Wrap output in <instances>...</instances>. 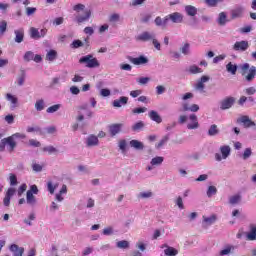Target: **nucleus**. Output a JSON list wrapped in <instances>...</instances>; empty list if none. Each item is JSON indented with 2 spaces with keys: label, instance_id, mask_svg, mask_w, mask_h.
Listing matches in <instances>:
<instances>
[{
  "label": "nucleus",
  "instance_id": "nucleus-1",
  "mask_svg": "<svg viewBox=\"0 0 256 256\" xmlns=\"http://www.w3.org/2000/svg\"><path fill=\"white\" fill-rule=\"evenodd\" d=\"M240 73L243 77H245L248 83H251L253 79L256 77V67L250 66L249 63H245L240 66Z\"/></svg>",
  "mask_w": 256,
  "mask_h": 256
},
{
  "label": "nucleus",
  "instance_id": "nucleus-2",
  "mask_svg": "<svg viewBox=\"0 0 256 256\" xmlns=\"http://www.w3.org/2000/svg\"><path fill=\"white\" fill-rule=\"evenodd\" d=\"M79 63L80 65H85L88 69H97V67H101V63H99V60H97L93 54L82 56L79 59Z\"/></svg>",
  "mask_w": 256,
  "mask_h": 256
},
{
  "label": "nucleus",
  "instance_id": "nucleus-3",
  "mask_svg": "<svg viewBox=\"0 0 256 256\" xmlns=\"http://www.w3.org/2000/svg\"><path fill=\"white\" fill-rule=\"evenodd\" d=\"M5 147H8V151L13 153L17 147V142L11 136L4 138L0 142V151H5Z\"/></svg>",
  "mask_w": 256,
  "mask_h": 256
},
{
  "label": "nucleus",
  "instance_id": "nucleus-4",
  "mask_svg": "<svg viewBox=\"0 0 256 256\" xmlns=\"http://www.w3.org/2000/svg\"><path fill=\"white\" fill-rule=\"evenodd\" d=\"M220 153L215 154V160L216 161H223L231 155V146L229 145H223L220 147Z\"/></svg>",
  "mask_w": 256,
  "mask_h": 256
},
{
  "label": "nucleus",
  "instance_id": "nucleus-5",
  "mask_svg": "<svg viewBox=\"0 0 256 256\" xmlns=\"http://www.w3.org/2000/svg\"><path fill=\"white\" fill-rule=\"evenodd\" d=\"M211 77L204 75L200 79H198L197 83L194 86L195 91H199V93H205V83H209Z\"/></svg>",
  "mask_w": 256,
  "mask_h": 256
},
{
  "label": "nucleus",
  "instance_id": "nucleus-6",
  "mask_svg": "<svg viewBox=\"0 0 256 256\" xmlns=\"http://www.w3.org/2000/svg\"><path fill=\"white\" fill-rule=\"evenodd\" d=\"M235 105V98L234 97H227L220 103V109L222 111H227V109H231Z\"/></svg>",
  "mask_w": 256,
  "mask_h": 256
},
{
  "label": "nucleus",
  "instance_id": "nucleus-7",
  "mask_svg": "<svg viewBox=\"0 0 256 256\" xmlns=\"http://www.w3.org/2000/svg\"><path fill=\"white\" fill-rule=\"evenodd\" d=\"M161 249H164L165 256H177L179 255V250L177 248L171 247L168 244H162L160 246Z\"/></svg>",
  "mask_w": 256,
  "mask_h": 256
},
{
  "label": "nucleus",
  "instance_id": "nucleus-8",
  "mask_svg": "<svg viewBox=\"0 0 256 256\" xmlns=\"http://www.w3.org/2000/svg\"><path fill=\"white\" fill-rule=\"evenodd\" d=\"M157 37V34H155V32H149V31H145L142 32L138 37V41H153L155 38Z\"/></svg>",
  "mask_w": 256,
  "mask_h": 256
},
{
  "label": "nucleus",
  "instance_id": "nucleus-9",
  "mask_svg": "<svg viewBox=\"0 0 256 256\" xmlns=\"http://www.w3.org/2000/svg\"><path fill=\"white\" fill-rule=\"evenodd\" d=\"M232 49L234 51L241 52L247 51L249 49V42L245 40L235 42V44L232 46Z\"/></svg>",
  "mask_w": 256,
  "mask_h": 256
},
{
  "label": "nucleus",
  "instance_id": "nucleus-10",
  "mask_svg": "<svg viewBox=\"0 0 256 256\" xmlns=\"http://www.w3.org/2000/svg\"><path fill=\"white\" fill-rule=\"evenodd\" d=\"M5 97L6 101H9L10 103V109H17V107H19V98H17V96L7 93Z\"/></svg>",
  "mask_w": 256,
  "mask_h": 256
},
{
  "label": "nucleus",
  "instance_id": "nucleus-11",
  "mask_svg": "<svg viewBox=\"0 0 256 256\" xmlns=\"http://www.w3.org/2000/svg\"><path fill=\"white\" fill-rule=\"evenodd\" d=\"M128 61H130V63H133V65H147V63H149V59L145 56H139L137 58L129 56Z\"/></svg>",
  "mask_w": 256,
  "mask_h": 256
},
{
  "label": "nucleus",
  "instance_id": "nucleus-12",
  "mask_svg": "<svg viewBox=\"0 0 256 256\" xmlns=\"http://www.w3.org/2000/svg\"><path fill=\"white\" fill-rule=\"evenodd\" d=\"M229 21L230 20L229 17L227 16V12H220L216 19V22L220 27H225L227 23H229Z\"/></svg>",
  "mask_w": 256,
  "mask_h": 256
},
{
  "label": "nucleus",
  "instance_id": "nucleus-13",
  "mask_svg": "<svg viewBox=\"0 0 256 256\" xmlns=\"http://www.w3.org/2000/svg\"><path fill=\"white\" fill-rule=\"evenodd\" d=\"M86 147H99V138L94 134H90L86 138Z\"/></svg>",
  "mask_w": 256,
  "mask_h": 256
},
{
  "label": "nucleus",
  "instance_id": "nucleus-14",
  "mask_svg": "<svg viewBox=\"0 0 256 256\" xmlns=\"http://www.w3.org/2000/svg\"><path fill=\"white\" fill-rule=\"evenodd\" d=\"M244 11L245 8H243L242 6L233 8L230 12L231 19H241V17H243Z\"/></svg>",
  "mask_w": 256,
  "mask_h": 256
},
{
  "label": "nucleus",
  "instance_id": "nucleus-15",
  "mask_svg": "<svg viewBox=\"0 0 256 256\" xmlns=\"http://www.w3.org/2000/svg\"><path fill=\"white\" fill-rule=\"evenodd\" d=\"M215 221H217V216L215 214H213L209 217L203 216L202 227L204 229H207V227H211V225H213V223H215Z\"/></svg>",
  "mask_w": 256,
  "mask_h": 256
},
{
  "label": "nucleus",
  "instance_id": "nucleus-16",
  "mask_svg": "<svg viewBox=\"0 0 256 256\" xmlns=\"http://www.w3.org/2000/svg\"><path fill=\"white\" fill-rule=\"evenodd\" d=\"M190 123L187 124V129L189 130H194V129H199V120L197 118V115L191 114L189 116Z\"/></svg>",
  "mask_w": 256,
  "mask_h": 256
},
{
  "label": "nucleus",
  "instance_id": "nucleus-17",
  "mask_svg": "<svg viewBox=\"0 0 256 256\" xmlns=\"http://www.w3.org/2000/svg\"><path fill=\"white\" fill-rule=\"evenodd\" d=\"M9 251H11L14 256H23V253H25V248L19 247L17 244H11L9 246Z\"/></svg>",
  "mask_w": 256,
  "mask_h": 256
},
{
  "label": "nucleus",
  "instance_id": "nucleus-18",
  "mask_svg": "<svg viewBox=\"0 0 256 256\" xmlns=\"http://www.w3.org/2000/svg\"><path fill=\"white\" fill-rule=\"evenodd\" d=\"M166 19H168V21L170 19L172 23H183V15L179 12L169 14L168 16H166Z\"/></svg>",
  "mask_w": 256,
  "mask_h": 256
},
{
  "label": "nucleus",
  "instance_id": "nucleus-19",
  "mask_svg": "<svg viewBox=\"0 0 256 256\" xmlns=\"http://www.w3.org/2000/svg\"><path fill=\"white\" fill-rule=\"evenodd\" d=\"M238 123H243L244 127H246V129H249V127H255V122L251 119H249V116H241L238 119Z\"/></svg>",
  "mask_w": 256,
  "mask_h": 256
},
{
  "label": "nucleus",
  "instance_id": "nucleus-20",
  "mask_svg": "<svg viewBox=\"0 0 256 256\" xmlns=\"http://www.w3.org/2000/svg\"><path fill=\"white\" fill-rule=\"evenodd\" d=\"M14 41L15 43H23V39H25V29L20 28L14 31Z\"/></svg>",
  "mask_w": 256,
  "mask_h": 256
},
{
  "label": "nucleus",
  "instance_id": "nucleus-21",
  "mask_svg": "<svg viewBox=\"0 0 256 256\" xmlns=\"http://www.w3.org/2000/svg\"><path fill=\"white\" fill-rule=\"evenodd\" d=\"M123 128V124H112L109 126V132L111 137H115L118 133H121V129Z\"/></svg>",
  "mask_w": 256,
  "mask_h": 256
},
{
  "label": "nucleus",
  "instance_id": "nucleus-22",
  "mask_svg": "<svg viewBox=\"0 0 256 256\" xmlns=\"http://www.w3.org/2000/svg\"><path fill=\"white\" fill-rule=\"evenodd\" d=\"M26 203L30 207H35V205H37V198L31 193V191L26 192Z\"/></svg>",
  "mask_w": 256,
  "mask_h": 256
},
{
  "label": "nucleus",
  "instance_id": "nucleus-23",
  "mask_svg": "<svg viewBox=\"0 0 256 256\" xmlns=\"http://www.w3.org/2000/svg\"><path fill=\"white\" fill-rule=\"evenodd\" d=\"M129 98L126 96H121L119 99L113 101L112 105L116 108H121L123 105H127Z\"/></svg>",
  "mask_w": 256,
  "mask_h": 256
},
{
  "label": "nucleus",
  "instance_id": "nucleus-24",
  "mask_svg": "<svg viewBox=\"0 0 256 256\" xmlns=\"http://www.w3.org/2000/svg\"><path fill=\"white\" fill-rule=\"evenodd\" d=\"M130 147L136 151H143L145 149V144L139 140H131L129 142Z\"/></svg>",
  "mask_w": 256,
  "mask_h": 256
},
{
  "label": "nucleus",
  "instance_id": "nucleus-25",
  "mask_svg": "<svg viewBox=\"0 0 256 256\" xmlns=\"http://www.w3.org/2000/svg\"><path fill=\"white\" fill-rule=\"evenodd\" d=\"M65 194H67V185L64 184V185L62 186V188L60 189L59 193H57V194L55 195V201H56L57 203L63 202L65 198H64L62 195H65Z\"/></svg>",
  "mask_w": 256,
  "mask_h": 256
},
{
  "label": "nucleus",
  "instance_id": "nucleus-26",
  "mask_svg": "<svg viewBox=\"0 0 256 256\" xmlns=\"http://www.w3.org/2000/svg\"><path fill=\"white\" fill-rule=\"evenodd\" d=\"M242 199H243V196H241V194H236L229 197L228 203L229 205H232L233 207H235V205H239V203H241Z\"/></svg>",
  "mask_w": 256,
  "mask_h": 256
},
{
  "label": "nucleus",
  "instance_id": "nucleus-27",
  "mask_svg": "<svg viewBox=\"0 0 256 256\" xmlns=\"http://www.w3.org/2000/svg\"><path fill=\"white\" fill-rule=\"evenodd\" d=\"M91 19V10H86L84 15L76 16L77 23H85V21H89Z\"/></svg>",
  "mask_w": 256,
  "mask_h": 256
},
{
  "label": "nucleus",
  "instance_id": "nucleus-28",
  "mask_svg": "<svg viewBox=\"0 0 256 256\" xmlns=\"http://www.w3.org/2000/svg\"><path fill=\"white\" fill-rule=\"evenodd\" d=\"M97 89H100V96L101 97H109L111 95V90L108 88H102L103 87V82H98L96 84Z\"/></svg>",
  "mask_w": 256,
  "mask_h": 256
},
{
  "label": "nucleus",
  "instance_id": "nucleus-29",
  "mask_svg": "<svg viewBox=\"0 0 256 256\" xmlns=\"http://www.w3.org/2000/svg\"><path fill=\"white\" fill-rule=\"evenodd\" d=\"M180 53L184 55L185 57H188V55H191V44L189 42L184 43L180 48H179Z\"/></svg>",
  "mask_w": 256,
  "mask_h": 256
},
{
  "label": "nucleus",
  "instance_id": "nucleus-30",
  "mask_svg": "<svg viewBox=\"0 0 256 256\" xmlns=\"http://www.w3.org/2000/svg\"><path fill=\"white\" fill-rule=\"evenodd\" d=\"M149 117L152 121H155V123H162L163 122V118H161L159 113L155 110H151L149 112Z\"/></svg>",
  "mask_w": 256,
  "mask_h": 256
},
{
  "label": "nucleus",
  "instance_id": "nucleus-31",
  "mask_svg": "<svg viewBox=\"0 0 256 256\" xmlns=\"http://www.w3.org/2000/svg\"><path fill=\"white\" fill-rule=\"evenodd\" d=\"M167 22V16L164 19H162L160 16H157L154 20L156 27H167Z\"/></svg>",
  "mask_w": 256,
  "mask_h": 256
},
{
  "label": "nucleus",
  "instance_id": "nucleus-32",
  "mask_svg": "<svg viewBox=\"0 0 256 256\" xmlns=\"http://www.w3.org/2000/svg\"><path fill=\"white\" fill-rule=\"evenodd\" d=\"M34 107L38 112L43 111L45 109V99L43 98L37 99L34 104Z\"/></svg>",
  "mask_w": 256,
  "mask_h": 256
},
{
  "label": "nucleus",
  "instance_id": "nucleus-33",
  "mask_svg": "<svg viewBox=\"0 0 256 256\" xmlns=\"http://www.w3.org/2000/svg\"><path fill=\"white\" fill-rule=\"evenodd\" d=\"M209 137H217V135L219 134V128L217 127L216 124H212L207 132Z\"/></svg>",
  "mask_w": 256,
  "mask_h": 256
},
{
  "label": "nucleus",
  "instance_id": "nucleus-34",
  "mask_svg": "<svg viewBox=\"0 0 256 256\" xmlns=\"http://www.w3.org/2000/svg\"><path fill=\"white\" fill-rule=\"evenodd\" d=\"M164 160H165V158H163V156H156V157L152 158L150 164L152 167H159V165L163 164Z\"/></svg>",
  "mask_w": 256,
  "mask_h": 256
},
{
  "label": "nucleus",
  "instance_id": "nucleus-35",
  "mask_svg": "<svg viewBox=\"0 0 256 256\" xmlns=\"http://www.w3.org/2000/svg\"><path fill=\"white\" fill-rule=\"evenodd\" d=\"M248 241H256V225L250 226V233L247 234Z\"/></svg>",
  "mask_w": 256,
  "mask_h": 256
},
{
  "label": "nucleus",
  "instance_id": "nucleus-36",
  "mask_svg": "<svg viewBox=\"0 0 256 256\" xmlns=\"http://www.w3.org/2000/svg\"><path fill=\"white\" fill-rule=\"evenodd\" d=\"M237 69H238L237 64H233L232 62H229L226 65V71L228 73H231L232 75H237Z\"/></svg>",
  "mask_w": 256,
  "mask_h": 256
},
{
  "label": "nucleus",
  "instance_id": "nucleus-37",
  "mask_svg": "<svg viewBox=\"0 0 256 256\" xmlns=\"http://www.w3.org/2000/svg\"><path fill=\"white\" fill-rule=\"evenodd\" d=\"M59 187V183H53V181H48L47 182V190L50 195H53L55 193V189Z\"/></svg>",
  "mask_w": 256,
  "mask_h": 256
},
{
  "label": "nucleus",
  "instance_id": "nucleus-38",
  "mask_svg": "<svg viewBox=\"0 0 256 256\" xmlns=\"http://www.w3.org/2000/svg\"><path fill=\"white\" fill-rule=\"evenodd\" d=\"M185 11L187 15H189V17H195V15H197V9L195 8V6L187 5L185 6Z\"/></svg>",
  "mask_w": 256,
  "mask_h": 256
},
{
  "label": "nucleus",
  "instance_id": "nucleus-39",
  "mask_svg": "<svg viewBox=\"0 0 256 256\" xmlns=\"http://www.w3.org/2000/svg\"><path fill=\"white\" fill-rule=\"evenodd\" d=\"M152 197H153V192L151 190L140 192L137 195L138 199H151Z\"/></svg>",
  "mask_w": 256,
  "mask_h": 256
},
{
  "label": "nucleus",
  "instance_id": "nucleus-40",
  "mask_svg": "<svg viewBox=\"0 0 256 256\" xmlns=\"http://www.w3.org/2000/svg\"><path fill=\"white\" fill-rule=\"evenodd\" d=\"M233 251H235V246L228 245L220 251V255L221 256L230 255V253H233Z\"/></svg>",
  "mask_w": 256,
  "mask_h": 256
},
{
  "label": "nucleus",
  "instance_id": "nucleus-41",
  "mask_svg": "<svg viewBox=\"0 0 256 256\" xmlns=\"http://www.w3.org/2000/svg\"><path fill=\"white\" fill-rule=\"evenodd\" d=\"M188 73H190V75H197V73H203V70L197 65H191L188 68Z\"/></svg>",
  "mask_w": 256,
  "mask_h": 256
},
{
  "label": "nucleus",
  "instance_id": "nucleus-42",
  "mask_svg": "<svg viewBox=\"0 0 256 256\" xmlns=\"http://www.w3.org/2000/svg\"><path fill=\"white\" fill-rule=\"evenodd\" d=\"M169 141V135H165L162 137V139L155 144L156 149H161L164 145H167V142Z\"/></svg>",
  "mask_w": 256,
  "mask_h": 256
},
{
  "label": "nucleus",
  "instance_id": "nucleus-43",
  "mask_svg": "<svg viewBox=\"0 0 256 256\" xmlns=\"http://www.w3.org/2000/svg\"><path fill=\"white\" fill-rule=\"evenodd\" d=\"M55 59H57V51H48V53L46 54V61H55Z\"/></svg>",
  "mask_w": 256,
  "mask_h": 256
},
{
  "label": "nucleus",
  "instance_id": "nucleus-44",
  "mask_svg": "<svg viewBox=\"0 0 256 256\" xmlns=\"http://www.w3.org/2000/svg\"><path fill=\"white\" fill-rule=\"evenodd\" d=\"M23 221L25 225H28L29 227H31L33 225L32 221H35V213H30L28 217L25 218Z\"/></svg>",
  "mask_w": 256,
  "mask_h": 256
},
{
  "label": "nucleus",
  "instance_id": "nucleus-45",
  "mask_svg": "<svg viewBox=\"0 0 256 256\" xmlns=\"http://www.w3.org/2000/svg\"><path fill=\"white\" fill-rule=\"evenodd\" d=\"M118 249H129V241L121 240L116 243Z\"/></svg>",
  "mask_w": 256,
  "mask_h": 256
},
{
  "label": "nucleus",
  "instance_id": "nucleus-46",
  "mask_svg": "<svg viewBox=\"0 0 256 256\" xmlns=\"http://www.w3.org/2000/svg\"><path fill=\"white\" fill-rule=\"evenodd\" d=\"M34 57H35V53H33V51H27L25 52L23 59L24 61L29 63V61H33Z\"/></svg>",
  "mask_w": 256,
  "mask_h": 256
},
{
  "label": "nucleus",
  "instance_id": "nucleus-47",
  "mask_svg": "<svg viewBox=\"0 0 256 256\" xmlns=\"http://www.w3.org/2000/svg\"><path fill=\"white\" fill-rule=\"evenodd\" d=\"M61 109V104H55L46 109V113H57Z\"/></svg>",
  "mask_w": 256,
  "mask_h": 256
},
{
  "label": "nucleus",
  "instance_id": "nucleus-48",
  "mask_svg": "<svg viewBox=\"0 0 256 256\" xmlns=\"http://www.w3.org/2000/svg\"><path fill=\"white\" fill-rule=\"evenodd\" d=\"M30 37L32 39H40V33L39 30L37 28H30Z\"/></svg>",
  "mask_w": 256,
  "mask_h": 256
},
{
  "label": "nucleus",
  "instance_id": "nucleus-49",
  "mask_svg": "<svg viewBox=\"0 0 256 256\" xmlns=\"http://www.w3.org/2000/svg\"><path fill=\"white\" fill-rule=\"evenodd\" d=\"M253 155V150L251 148H246L242 154V159L244 161H247V159H249V157H251Z\"/></svg>",
  "mask_w": 256,
  "mask_h": 256
},
{
  "label": "nucleus",
  "instance_id": "nucleus-50",
  "mask_svg": "<svg viewBox=\"0 0 256 256\" xmlns=\"http://www.w3.org/2000/svg\"><path fill=\"white\" fill-rule=\"evenodd\" d=\"M121 21V15L114 13L109 16L110 23H119Z\"/></svg>",
  "mask_w": 256,
  "mask_h": 256
},
{
  "label": "nucleus",
  "instance_id": "nucleus-51",
  "mask_svg": "<svg viewBox=\"0 0 256 256\" xmlns=\"http://www.w3.org/2000/svg\"><path fill=\"white\" fill-rule=\"evenodd\" d=\"M19 87H23L25 83V70H21L20 76L17 78Z\"/></svg>",
  "mask_w": 256,
  "mask_h": 256
},
{
  "label": "nucleus",
  "instance_id": "nucleus-52",
  "mask_svg": "<svg viewBox=\"0 0 256 256\" xmlns=\"http://www.w3.org/2000/svg\"><path fill=\"white\" fill-rule=\"evenodd\" d=\"M207 197H211L212 195H217V187L209 186L206 192Z\"/></svg>",
  "mask_w": 256,
  "mask_h": 256
},
{
  "label": "nucleus",
  "instance_id": "nucleus-53",
  "mask_svg": "<svg viewBox=\"0 0 256 256\" xmlns=\"http://www.w3.org/2000/svg\"><path fill=\"white\" fill-rule=\"evenodd\" d=\"M175 205H177V207H179L180 209H185V205L183 204V198L181 196H178L175 200H174Z\"/></svg>",
  "mask_w": 256,
  "mask_h": 256
},
{
  "label": "nucleus",
  "instance_id": "nucleus-54",
  "mask_svg": "<svg viewBox=\"0 0 256 256\" xmlns=\"http://www.w3.org/2000/svg\"><path fill=\"white\" fill-rule=\"evenodd\" d=\"M64 22H65V18L58 17L53 20L52 25H54V27H59V25H63Z\"/></svg>",
  "mask_w": 256,
  "mask_h": 256
},
{
  "label": "nucleus",
  "instance_id": "nucleus-55",
  "mask_svg": "<svg viewBox=\"0 0 256 256\" xmlns=\"http://www.w3.org/2000/svg\"><path fill=\"white\" fill-rule=\"evenodd\" d=\"M70 47H72V49H79V47H83V42L81 40H74L70 44Z\"/></svg>",
  "mask_w": 256,
  "mask_h": 256
},
{
  "label": "nucleus",
  "instance_id": "nucleus-56",
  "mask_svg": "<svg viewBox=\"0 0 256 256\" xmlns=\"http://www.w3.org/2000/svg\"><path fill=\"white\" fill-rule=\"evenodd\" d=\"M43 151H47V153H49V155H53V153L59 152V150H57V148H55L54 146L44 147Z\"/></svg>",
  "mask_w": 256,
  "mask_h": 256
},
{
  "label": "nucleus",
  "instance_id": "nucleus-57",
  "mask_svg": "<svg viewBox=\"0 0 256 256\" xmlns=\"http://www.w3.org/2000/svg\"><path fill=\"white\" fill-rule=\"evenodd\" d=\"M143 127H145V124L143 122H137L136 124H134L132 126V131H141V129H143Z\"/></svg>",
  "mask_w": 256,
  "mask_h": 256
},
{
  "label": "nucleus",
  "instance_id": "nucleus-58",
  "mask_svg": "<svg viewBox=\"0 0 256 256\" xmlns=\"http://www.w3.org/2000/svg\"><path fill=\"white\" fill-rule=\"evenodd\" d=\"M103 235H114L115 231L113 230V226H108L103 229Z\"/></svg>",
  "mask_w": 256,
  "mask_h": 256
},
{
  "label": "nucleus",
  "instance_id": "nucleus-59",
  "mask_svg": "<svg viewBox=\"0 0 256 256\" xmlns=\"http://www.w3.org/2000/svg\"><path fill=\"white\" fill-rule=\"evenodd\" d=\"M149 81H151V78L149 77H140L137 79V83H139V85H147Z\"/></svg>",
  "mask_w": 256,
  "mask_h": 256
},
{
  "label": "nucleus",
  "instance_id": "nucleus-60",
  "mask_svg": "<svg viewBox=\"0 0 256 256\" xmlns=\"http://www.w3.org/2000/svg\"><path fill=\"white\" fill-rule=\"evenodd\" d=\"M147 0H132L129 5L130 7H139V5H143Z\"/></svg>",
  "mask_w": 256,
  "mask_h": 256
},
{
  "label": "nucleus",
  "instance_id": "nucleus-61",
  "mask_svg": "<svg viewBox=\"0 0 256 256\" xmlns=\"http://www.w3.org/2000/svg\"><path fill=\"white\" fill-rule=\"evenodd\" d=\"M11 138L15 141L16 139H27V135L23 133H15L11 135Z\"/></svg>",
  "mask_w": 256,
  "mask_h": 256
},
{
  "label": "nucleus",
  "instance_id": "nucleus-62",
  "mask_svg": "<svg viewBox=\"0 0 256 256\" xmlns=\"http://www.w3.org/2000/svg\"><path fill=\"white\" fill-rule=\"evenodd\" d=\"M7 31V21L3 20L0 22V35H3Z\"/></svg>",
  "mask_w": 256,
  "mask_h": 256
},
{
  "label": "nucleus",
  "instance_id": "nucleus-63",
  "mask_svg": "<svg viewBox=\"0 0 256 256\" xmlns=\"http://www.w3.org/2000/svg\"><path fill=\"white\" fill-rule=\"evenodd\" d=\"M36 12H37V8H35V7H26V15L28 17H31V15H35Z\"/></svg>",
  "mask_w": 256,
  "mask_h": 256
},
{
  "label": "nucleus",
  "instance_id": "nucleus-64",
  "mask_svg": "<svg viewBox=\"0 0 256 256\" xmlns=\"http://www.w3.org/2000/svg\"><path fill=\"white\" fill-rule=\"evenodd\" d=\"M28 145H29L30 147H41V142H39V141H37V140H35V139H30V140L28 141Z\"/></svg>",
  "mask_w": 256,
  "mask_h": 256
}]
</instances>
